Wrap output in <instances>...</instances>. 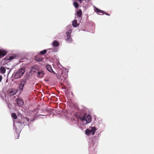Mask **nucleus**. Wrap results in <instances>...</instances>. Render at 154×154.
Segmentation results:
<instances>
[{
  "instance_id": "f257e3e1",
  "label": "nucleus",
  "mask_w": 154,
  "mask_h": 154,
  "mask_svg": "<svg viewBox=\"0 0 154 154\" xmlns=\"http://www.w3.org/2000/svg\"><path fill=\"white\" fill-rule=\"evenodd\" d=\"M91 117L90 115L85 114L80 117L81 124L85 125L91 122Z\"/></svg>"
},
{
  "instance_id": "f03ea898",
  "label": "nucleus",
  "mask_w": 154,
  "mask_h": 154,
  "mask_svg": "<svg viewBox=\"0 0 154 154\" xmlns=\"http://www.w3.org/2000/svg\"><path fill=\"white\" fill-rule=\"evenodd\" d=\"M25 71V69L23 68L19 69L14 73V77L16 79L21 77L24 74Z\"/></svg>"
},
{
  "instance_id": "7ed1b4c3",
  "label": "nucleus",
  "mask_w": 154,
  "mask_h": 154,
  "mask_svg": "<svg viewBox=\"0 0 154 154\" xmlns=\"http://www.w3.org/2000/svg\"><path fill=\"white\" fill-rule=\"evenodd\" d=\"M96 130V128L94 127H92L90 128V129H87L85 131V133L86 134L88 135H94Z\"/></svg>"
},
{
  "instance_id": "20e7f679",
  "label": "nucleus",
  "mask_w": 154,
  "mask_h": 154,
  "mask_svg": "<svg viewBox=\"0 0 154 154\" xmlns=\"http://www.w3.org/2000/svg\"><path fill=\"white\" fill-rule=\"evenodd\" d=\"M72 32V30L70 29L68 30L66 32V34L67 35V38L66 40L69 42H71L72 41V39L71 36V34Z\"/></svg>"
},
{
  "instance_id": "39448f33",
  "label": "nucleus",
  "mask_w": 154,
  "mask_h": 154,
  "mask_svg": "<svg viewBox=\"0 0 154 154\" xmlns=\"http://www.w3.org/2000/svg\"><path fill=\"white\" fill-rule=\"evenodd\" d=\"M27 79H22L21 80V82L19 86V88L20 90H22L26 82Z\"/></svg>"
},
{
  "instance_id": "423d86ee",
  "label": "nucleus",
  "mask_w": 154,
  "mask_h": 154,
  "mask_svg": "<svg viewBox=\"0 0 154 154\" xmlns=\"http://www.w3.org/2000/svg\"><path fill=\"white\" fill-rule=\"evenodd\" d=\"M37 77L38 78H42L44 76L45 73L42 70H39L37 72Z\"/></svg>"
},
{
  "instance_id": "0eeeda50",
  "label": "nucleus",
  "mask_w": 154,
  "mask_h": 154,
  "mask_svg": "<svg viewBox=\"0 0 154 154\" xmlns=\"http://www.w3.org/2000/svg\"><path fill=\"white\" fill-rule=\"evenodd\" d=\"M17 105L19 106H22L23 104V100L21 99L18 98L17 99Z\"/></svg>"
},
{
  "instance_id": "6e6552de",
  "label": "nucleus",
  "mask_w": 154,
  "mask_h": 154,
  "mask_svg": "<svg viewBox=\"0 0 154 154\" xmlns=\"http://www.w3.org/2000/svg\"><path fill=\"white\" fill-rule=\"evenodd\" d=\"M38 66H35L31 68V70L34 72H37L39 69H38Z\"/></svg>"
},
{
  "instance_id": "1a4fd4ad",
  "label": "nucleus",
  "mask_w": 154,
  "mask_h": 154,
  "mask_svg": "<svg viewBox=\"0 0 154 154\" xmlns=\"http://www.w3.org/2000/svg\"><path fill=\"white\" fill-rule=\"evenodd\" d=\"M60 45L59 42L56 40L54 41L52 43V45L54 47H58Z\"/></svg>"
},
{
  "instance_id": "9d476101",
  "label": "nucleus",
  "mask_w": 154,
  "mask_h": 154,
  "mask_svg": "<svg viewBox=\"0 0 154 154\" xmlns=\"http://www.w3.org/2000/svg\"><path fill=\"white\" fill-rule=\"evenodd\" d=\"M94 10L97 13H99L100 14H103L105 12L104 11L100 10L96 7L95 8Z\"/></svg>"
},
{
  "instance_id": "9b49d317",
  "label": "nucleus",
  "mask_w": 154,
  "mask_h": 154,
  "mask_svg": "<svg viewBox=\"0 0 154 154\" xmlns=\"http://www.w3.org/2000/svg\"><path fill=\"white\" fill-rule=\"evenodd\" d=\"M6 54V51L3 50H0V58L3 57Z\"/></svg>"
},
{
  "instance_id": "f8f14e48",
  "label": "nucleus",
  "mask_w": 154,
  "mask_h": 154,
  "mask_svg": "<svg viewBox=\"0 0 154 154\" xmlns=\"http://www.w3.org/2000/svg\"><path fill=\"white\" fill-rule=\"evenodd\" d=\"M46 68L48 71L51 72H53V71L52 69L51 66L49 65H47L46 66Z\"/></svg>"
},
{
  "instance_id": "ddd939ff",
  "label": "nucleus",
  "mask_w": 154,
  "mask_h": 154,
  "mask_svg": "<svg viewBox=\"0 0 154 154\" xmlns=\"http://www.w3.org/2000/svg\"><path fill=\"white\" fill-rule=\"evenodd\" d=\"M16 56L14 55H11L7 57L6 59L8 61L12 60L15 58Z\"/></svg>"
},
{
  "instance_id": "4468645a",
  "label": "nucleus",
  "mask_w": 154,
  "mask_h": 154,
  "mask_svg": "<svg viewBox=\"0 0 154 154\" xmlns=\"http://www.w3.org/2000/svg\"><path fill=\"white\" fill-rule=\"evenodd\" d=\"M6 69L5 67L1 66L0 67V73L3 74L5 73Z\"/></svg>"
},
{
  "instance_id": "2eb2a0df",
  "label": "nucleus",
  "mask_w": 154,
  "mask_h": 154,
  "mask_svg": "<svg viewBox=\"0 0 154 154\" xmlns=\"http://www.w3.org/2000/svg\"><path fill=\"white\" fill-rule=\"evenodd\" d=\"M72 26L75 27H77L79 26L77 23V20H74L72 22Z\"/></svg>"
},
{
  "instance_id": "dca6fc26",
  "label": "nucleus",
  "mask_w": 154,
  "mask_h": 154,
  "mask_svg": "<svg viewBox=\"0 0 154 154\" xmlns=\"http://www.w3.org/2000/svg\"><path fill=\"white\" fill-rule=\"evenodd\" d=\"M17 92L16 90H14L11 91L9 93V95L10 96H13Z\"/></svg>"
},
{
  "instance_id": "f3484780",
  "label": "nucleus",
  "mask_w": 154,
  "mask_h": 154,
  "mask_svg": "<svg viewBox=\"0 0 154 154\" xmlns=\"http://www.w3.org/2000/svg\"><path fill=\"white\" fill-rule=\"evenodd\" d=\"M77 16L79 17H81L82 14V11L81 10H79L76 13Z\"/></svg>"
},
{
  "instance_id": "a211bd4d",
  "label": "nucleus",
  "mask_w": 154,
  "mask_h": 154,
  "mask_svg": "<svg viewBox=\"0 0 154 154\" xmlns=\"http://www.w3.org/2000/svg\"><path fill=\"white\" fill-rule=\"evenodd\" d=\"M47 50H49L48 52H53L54 53L56 52L55 49L53 48H49L47 49Z\"/></svg>"
},
{
  "instance_id": "6ab92c4d",
  "label": "nucleus",
  "mask_w": 154,
  "mask_h": 154,
  "mask_svg": "<svg viewBox=\"0 0 154 154\" xmlns=\"http://www.w3.org/2000/svg\"><path fill=\"white\" fill-rule=\"evenodd\" d=\"M11 116L13 119H16L17 118L16 115L15 113H12Z\"/></svg>"
},
{
  "instance_id": "aec40b11",
  "label": "nucleus",
  "mask_w": 154,
  "mask_h": 154,
  "mask_svg": "<svg viewBox=\"0 0 154 154\" xmlns=\"http://www.w3.org/2000/svg\"><path fill=\"white\" fill-rule=\"evenodd\" d=\"M14 128L15 129V131H16V133L17 134V135H18L17 137V139H18V137H19V134L20 132V131H17V129L16 128H15L14 127Z\"/></svg>"
},
{
  "instance_id": "412c9836",
  "label": "nucleus",
  "mask_w": 154,
  "mask_h": 154,
  "mask_svg": "<svg viewBox=\"0 0 154 154\" xmlns=\"http://www.w3.org/2000/svg\"><path fill=\"white\" fill-rule=\"evenodd\" d=\"M23 121H24L25 122H26V121L28 122L29 121V119L27 118H23Z\"/></svg>"
},
{
  "instance_id": "4be33fe9",
  "label": "nucleus",
  "mask_w": 154,
  "mask_h": 154,
  "mask_svg": "<svg viewBox=\"0 0 154 154\" xmlns=\"http://www.w3.org/2000/svg\"><path fill=\"white\" fill-rule=\"evenodd\" d=\"M73 5L74 6V7L76 8H78L79 6L77 2H73Z\"/></svg>"
},
{
  "instance_id": "5701e85b",
  "label": "nucleus",
  "mask_w": 154,
  "mask_h": 154,
  "mask_svg": "<svg viewBox=\"0 0 154 154\" xmlns=\"http://www.w3.org/2000/svg\"><path fill=\"white\" fill-rule=\"evenodd\" d=\"M47 51H48L47 50H44L42 51H40V53L42 54H44L46 53Z\"/></svg>"
},
{
  "instance_id": "b1692460",
  "label": "nucleus",
  "mask_w": 154,
  "mask_h": 154,
  "mask_svg": "<svg viewBox=\"0 0 154 154\" xmlns=\"http://www.w3.org/2000/svg\"><path fill=\"white\" fill-rule=\"evenodd\" d=\"M97 143H94V144H93V148H95L97 146Z\"/></svg>"
},
{
  "instance_id": "393cba45",
  "label": "nucleus",
  "mask_w": 154,
  "mask_h": 154,
  "mask_svg": "<svg viewBox=\"0 0 154 154\" xmlns=\"http://www.w3.org/2000/svg\"><path fill=\"white\" fill-rule=\"evenodd\" d=\"M7 69L9 70V71H8V75L10 73V72L11 71V69H10L8 68H7Z\"/></svg>"
},
{
  "instance_id": "a878e982",
  "label": "nucleus",
  "mask_w": 154,
  "mask_h": 154,
  "mask_svg": "<svg viewBox=\"0 0 154 154\" xmlns=\"http://www.w3.org/2000/svg\"><path fill=\"white\" fill-rule=\"evenodd\" d=\"M36 60L37 61H42V59L41 58H38V59L37 58H36Z\"/></svg>"
},
{
  "instance_id": "bb28decb",
  "label": "nucleus",
  "mask_w": 154,
  "mask_h": 154,
  "mask_svg": "<svg viewBox=\"0 0 154 154\" xmlns=\"http://www.w3.org/2000/svg\"><path fill=\"white\" fill-rule=\"evenodd\" d=\"M2 79V76L0 75V82H1Z\"/></svg>"
},
{
  "instance_id": "cd10ccee",
  "label": "nucleus",
  "mask_w": 154,
  "mask_h": 154,
  "mask_svg": "<svg viewBox=\"0 0 154 154\" xmlns=\"http://www.w3.org/2000/svg\"><path fill=\"white\" fill-rule=\"evenodd\" d=\"M20 123L24 124V122H23H23H20Z\"/></svg>"
},
{
  "instance_id": "c85d7f7f",
  "label": "nucleus",
  "mask_w": 154,
  "mask_h": 154,
  "mask_svg": "<svg viewBox=\"0 0 154 154\" xmlns=\"http://www.w3.org/2000/svg\"><path fill=\"white\" fill-rule=\"evenodd\" d=\"M105 14L106 15H109V14H107V13H106V12H105Z\"/></svg>"
},
{
  "instance_id": "c756f323",
  "label": "nucleus",
  "mask_w": 154,
  "mask_h": 154,
  "mask_svg": "<svg viewBox=\"0 0 154 154\" xmlns=\"http://www.w3.org/2000/svg\"><path fill=\"white\" fill-rule=\"evenodd\" d=\"M54 74H56V73H55V72H54Z\"/></svg>"
},
{
  "instance_id": "7c9ffc66",
  "label": "nucleus",
  "mask_w": 154,
  "mask_h": 154,
  "mask_svg": "<svg viewBox=\"0 0 154 154\" xmlns=\"http://www.w3.org/2000/svg\"><path fill=\"white\" fill-rule=\"evenodd\" d=\"M13 122H14V120L13 121Z\"/></svg>"
}]
</instances>
